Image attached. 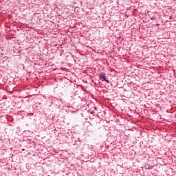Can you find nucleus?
Segmentation results:
<instances>
[{"instance_id": "1", "label": "nucleus", "mask_w": 176, "mask_h": 176, "mask_svg": "<svg viewBox=\"0 0 176 176\" xmlns=\"http://www.w3.org/2000/svg\"><path fill=\"white\" fill-rule=\"evenodd\" d=\"M100 79H102V82H106L107 83H109V80H107V76H105V73L102 72L99 75Z\"/></svg>"}, {"instance_id": "2", "label": "nucleus", "mask_w": 176, "mask_h": 176, "mask_svg": "<svg viewBox=\"0 0 176 176\" xmlns=\"http://www.w3.org/2000/svg\"><path fill=\"white\" fill-rule=\"evenodd\" d=\"M150 19H151V20H156V16H153Z\"/></svg>"}]
</instances>
